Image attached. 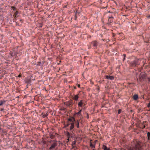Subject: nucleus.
Wrapping results in <instances>:
<instances>
[{
    "instance_id": "1",
    "label": "nucleus",
    "mask_w": 150,
    "mask_h": 150,
    "mask_svg": "<svg viewBox=\"0 0 150 150\" xmlns=\"http://www.w3.org/2000/svg\"><path fill=\"white\" fill-rule=\"evenodd\" d=\"M134 146L133 147H130L128 148V150H140L142 149L141 142L139 141H134Z\"/></svg>"
},
{
    "instance_id": "2",
    "label": "nucleus",
    "mask_w": 150,
    "mask_h": 150,
    "mask_svg": "<svg viewBox=\"0 0 150 150\" xmlns=\"http://www.w3.org/2000/svg\"><path fill=\"white\" fill-rule=\"evenodd\" d=\"M86 104L84 103L82 100H81L78 103V108L79 109L80 107H81L83 109H85Z\"/></svg>"
},
{
    "instance_id": "3",
    "label": "nucleus",
    "mask_w": 150,
    "mask_h": 150,
    "mask_svg": "<svg viewBox=\"0 0 150 150\" xmlns=\"http://www.w3.org/2000/svg\"><path fill=\"white\" fill-rule=\"evenodd\" d=\"M64 104L67 106L71 107L72 104V100H71L64 103Z\"/></svg>"
},
{
    "instance_id": "4",
    "label": "nucleus",
    "mask_w": 150,
    "mask_h": 150,
    "mask_svg": "<svg viewBox=\"0 0 150 150\" xmlns=\"http://www.w3.org/2000/svg\"><path fill=\"white\" fill-rule=\"evenodd\" d=\"M138 61L137 60H135L134 61L130 63L132 67H136L138 64Z\"/></svg>"
},
{
    "instance_id": "5",
    "label": "nucleus",
    "mask_w": 150,
    "mask_h": 150,
    "mask_svg": "<svg viewBox=\"0 0 150 150\" xmlns=\"http://www.w3.org/2000/svg\"><path fill=\"white\" fill-rule=\"evenodd\" d=\"M113 19L114 18L112 16L110 15L109 16L108 21L109 22V24H110L111 23L113 22Z\"/></svg>"
},
{
    "instance_id": "6",
    "label": "nucleus",
    "mask_w": 150,
    "mask_h": 150,
    "mask_svg": "<svg viewBox=\"0 0 150 150\" xmlns=\"http://www.w3.org/2000/svg\"><path fill=\"white\" fill-rule=\"evenodd\" d=\"M57 146V144L56 143H54L52 144L51 146L49 148L50 150H53V149L54 148L55 146Z\"/></svg>"
},
{
    "instance_id": "7",
    "label": "nucleus",
    "mask_w": 150,
    "mask_h": 150,
    "mask_svg": "<svg viewBox=\"0 0 150 150\" xmlns=\"http://www.w3.org/2000/svg\"><path fill=\"white\" fill-rule=\"evenodd\" d=\"M92 44L94 47H96L98 45V42L96 41H93L92 42Z\"/></svg>"
},
{
    "instance_id": "8",
    "label": "nucleus",
    "mask_w": 150,
    "mask_h": 150,
    "mask_svg": "<svg viewBox=\"0 0 150 150\" xmlns=\"http://www.w3.org/2000/svg\"><path fill=\"white\" fill-rule=\"evenodd\" d=\"M79 120H76L74 122V123H75V125L76 126V127L77 128H79Z\"/></svg>"
},
{
    "instance_id": "9",
    "label": "nucleus",
    "mask_w": 150,
    "mask_h": 150,
    "mask_svg": "<svg viewBox=\"0 0 150 150\" xmlns=\"http://www.w3.org/2000/svg\"><path fill=\"white\" fill-rule=\"evenodd\" d=\"M79 98V94L75 95L73 97V99L76 101H77Z\"/></svg>"
},
{
    "instance_id": "10",
    "label": "nucleus",
    "mask_w": 150,
    "mask_h": 150,
    "mask_svg": "<svg viewBox=\"0 0 150 150\" xmlns=\"http://www.w3.org/2000/svg\"><path fill=\"white\" fill-rule=\"evenodd\" d=\"M70 126L69 127V129L70 130H72L74 127V122H71L70 123Z\"/></svg>"
},
{
    "instance_id": "11",
    "label": "nucleus",
    "mask_w": 150,
    "mask_h": 150,
    "mask_svg": "<svg viewBox=\"0 0 150 150\" xmlns=\"http://www.w3.org/2000/svg\"><path fill=\"white\" fill-rule=\"evenodd\" d=\"M68 121L71 122H74L75 121V119L73 117H71L68 119Z\"/></svg>"
},
{
    "instance_id": "12",
    "label": "nucleus",
    "mask_w": 150,
    "mask_h": 150,
    "mask_svg": "<svg viewBox=\"0 0 150 150\" xmlns=\"http://www.w3.org/2000/svg\"><path fill=\"white\" fill-rule=\"evenodd\" d=\"M105 77L106 78L110 80H113L114 79V76H110L108 75H106L105 76Z\"/></svg>"
},
{
    "instance_id": "13",
    "label": "nucleus",
    "mask_w": 150,
    "mask_h": 150,
    "mask_svg": "<svg viewBox=\"0 0 150 150\" xmlns=\"http://www.w3.org/2000/svg\"><path fill=\"white\" fill-rule=\"evenodd\" d=\"M133 98L134 100H137L138 98V96L137 94H135L133 96Z\"/></svg>"
},
{
    "instance_id": "14",
    "label": "nucleus",
    "mask_w": 150,
    "mask_h": 150,
    "mask_svg": "<svg viewBox=\"0 0 150 150\" xmlns=\"http://www.w3.org/2000/svg\"><path fill=\"white\" fill-rule=\"evenodd\" d=\"M90 145L91 148H94L95 147V144H93L91 142H90Z\"/></svg>"
},
{
    "instance_id": "15",
    "label": "nucleus",
    "mask_w": 150,
    "mask_h": 150,
    "mask_svg": "<svg viewBox=\"0 0 150 150\" xmlns=\"http://www.w3.org/2000/svg\"><path fill=\"white\" fill-rule=\"evenodd\" d=\"M82 111V109H81L79 110V111L77 112H75V113L74 115H80V114L81 112Z\"/></svg>"
},
{
    "instance_id": "16",
    "label": "nucleus",
    "mask_w": 150,
    "mask_h": 150,
    "mask_svg": "<svg viewBox=\"0 0 150 150\" xmlns=\"http://www.w3.org/2000/svg\"><path fill=\"white\" fill-rule=\"evenodd\" d=\"M6 101L5 100L1 101L0 102V106L4 104Z\"/></svg>"
},
{
    "instance_id": "17",
    "label": "nucleus",
    "mask_w": 150,
    "mask_h": 150,
    "mask_svg": "<svg viewBox=\"0 0 150 150\" xmlns=\"http://www.w3.org/2000/svg\"><path fill=\"white\" fill-rule=\"evenodd\" d=\"M147 139L148 140H150V132H148L147 133Z\"/></svg>"
},
{
    "instance_id": "18",
    "label": "nucleus",
    "mask_w": 150,
    "mask_h": 150,
    "mask_svg": "<svg viewBox=\"0 0 150 150\" xmlns=\"http://www.w3.org/2000/svg\"><path fill=\"white\" fill-rule=\"evenodd\" d=\"M103 148L104 150H108L109 149L106 146L104 145H103Z\"/></svg>"
},
{
    "instance_id": "19",
    "label": "nucleus",
    "mask_w": 150,
    "mask_h": 150,
    "mask_svg": "<svg viewBox=\"0 0 150 150\" xmlns=\"http://www.w3.org/2000/svg\"><path fill=\"white\" fill-rule=\"evenodd\" d=\"M76 141H74V142H73L72 143V145H75L76 144Z\"/></svg>"
},
{
    "instance_id": "20",
    "label": "nucleus",
    "mask_w": 150,
    "mask_h": 150,
    "mask_svg": "<svg viewBox=\"0 0 150 150\" xmlns=\"http://www.w3.org/2000/svg\"><path fill=\"white\" fill-rule=\"evenodd\" d=\"M121 111H122L121 110L119 109L118 110V114H120L121 113Z\"/></svg>"
},
{
    "instance_id": "21",
    "label": "nucleus",
    "mask_w": 150,
    "mask_h": 150,
    "mask_svg": "<svg viewBox=\"0 0 150 150\" xmlns=\"http://www.w3.org/2000/svg\"><path fill=\"white\" fill-rule=\"evenodd\" d=\"M70 123H68L66 125H65V127H67L68 126L70 125Z\"/></svg>"
},
{
    "instance_id": "22",
    "label": "nucleus",
    "mask_w": 150,
    "mask_h": 150,
    "mask_svg": "<svg viewBox=\"0 0 150 150\" xmlns=\"http://www.w3.org/2000/svg\"><path fill=\"white\" fill-rule=\"evenodd\" d=\"M147 107L148 108H150V102L148 103Z\"/></svg>"
},
{
    "instance_id": "23",
    "label": "nucleus",
    "mask_w": 150,
    "mask_h": 150,
    "mask_svg": "<svg viewBox=\"0 0 150 150\" xmlns=\"http://www.w3.org/2000/svg\"><path fill=\"white\" fill-rule=\"evenodd\" d=\"M72 148L73 149H74V148L75 147H76V146H75V145H72Z\"/></svg>"
},
{
    "instance_id": "24",
    "label": "nucleus",
    "mask_w": 150,
    "mask_h": 150,
    "mask_svg": "<svg viewBox=\"0 0 150 150\" xmlns=\"http://www.w3.org/2000/svg\"><path fill=\"white\" fill-rule=\"evenodd\" d=\"M77 86L79 88H80V85L79 84H77Z\"/></svg>"
},
{
    "instance_id": "25",
    "label": "nucleus",
    "mask_w": 150,
    "mask_h": 150,
    "mask_svg": "<svg viewBox=\"0 0 150 150\" xmlns=\"http://www.w3.org/2000/svg\"><path fill=\"white\" fill-rule=\"evenodd\" d=\"M47 116V115H43V116L44 117H45Z\"/></svg>"
},
{
    "instance_id": "26",
    "label": "nucleus",
    "mask_w": 150,
    "mask_h": 150,
    "mask_svg": "<svg viewBox=\"0 0 150 150\" xmlns=\"http://www.w3.org/2000/svg\"><path fill=\"white\" fill-rule=\"evenodd\" d=\"M67 140L69 141V136H68V138L67 139Z\"/></svg>"
},
{
    "instance_id": "27",
    "label": "nucleus",
    "mask_w": 150,
    "mask_h": 150,
    "mask_svg": "<svg viewBox=\"0 0 150 150\" xmlns=\"http://www.w3.org/2000/svg\"><path fill=\"white\" fill-rule=\"evenodd\" d=\"M125 54H124V59H125Z\"/></svg>"
},
{
    "instance_id": "28",
    "label": "nucleus",
    "mask_w": 150,
    "mask_h": 150,
    "mask_svg": "<svg viewBox=\"0 0 150 150\" xmlns=\"http://www.w3.org/2000/svg\"><path fill=\"white\" fill-rule=\"evenodd\" d=\"M108 12H109V13H113L112 12H110V11H109Z\"/></svg>"
},
{
    "instance_id": "29",
    "label": "nucleus",
    "mask_w": 150,
    "mask_h": 150,
    "mask_svg": "<svg viewBox=\"0 0 150 150\" xmlns=\"http://www.w3.org/2000/svg\"><path fill=\"white\" fill-rule=\"evenodd\" d=\"M69 140H67V143L69 142Z\"/></svg>"
},
{
    "instance_id": "30",
    "label": "nucleus",
    "mask_w": 150,
    "mask_h": 150,
    "mask_svg": "<svg viewBox=\"0 0 150 150\" xmlns=\"http://www.w3.org/2000/svg\"><path fill=\"white\" fill-rule=\"evenodd\" d=\"M74 88V89H76V87H75Z\"/></svg>"
},
{
    "instance_id": "31",
    "label": "nucleus",
    "mask_w": 150,
    "mask_h": 150,
    "mask_svg": "<svg viewBox=\"0 0 150 150\" xmlns=\"http://www.w3.org/2000/svg\"><path fill=\"white\" fill-rule=\"evenodd\" d=\"M145 126H144V128H145Z\"/></svg>"
},
{
    "instance_id": "32",
    "label": "nucleus",
    "mask_w": 150,
    "mask_h": 150,
    "mask_svg": "<svg viewBox=\"0 0 150 150\" xmlns=\"http://www.w3.org/2000/svg\"><path fill=\"white\" fill-rule=\"evenodd\" d=\"M68 134H69V132H68Z\"/></svg>"
}]
</instances>
